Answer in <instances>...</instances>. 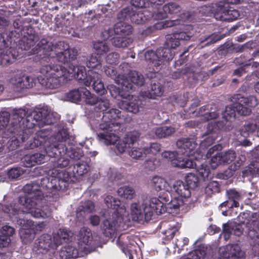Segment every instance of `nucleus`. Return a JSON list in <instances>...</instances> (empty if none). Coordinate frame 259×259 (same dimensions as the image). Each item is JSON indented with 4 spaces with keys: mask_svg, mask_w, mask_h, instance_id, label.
Listing matches in <instances>:
<instances>
[{
    "mask_svg": "<svg viewBox=\"0 0 259 259\" xmlns=\"http://www.w3.org/2000/svg\"><path fill=\"white\" fill-rule=\"evenodd\" d=\"M216 127L210 130L207 133L206 137L200 144V150L196 149L197 144L192 140L182 139L177 142V146L179 149L178 152L165 151L162 153V157L169 161L175 167L181 168H196L199 177L204 180L207 179L210 175L209 167L205 164L198 165L194 159H199L202 157L203 152L207 147L213 143L217 138L215 131Z\"/></svg>",
    "mask_w": 259,
    "mask_h": 259,
    "instance_id": "f257e3e1",
    "label": "nucleus"
},
{
    "mask_svg": "<svg viewBox=\"0 0 259 259\" xmlns=\"http://www.w3.org/2000/svg\"><path fill=\"white\" fill-rule=\"evenodd\" d=\"M40 73L45 76L41 78L38 77L40 83L46 88H56L60 84V78L64 77L67 79L75 78L78 80H83L86 86H89L93 83V88L97 93H104V87L101 80L99 74L92 70L87 73L85 68L82 66L71 65L68 70L59 65L43 66L40 69Z\"/></svg>",
    "mask_w": 259,
    "mask_h": 259,
    "instance_id": "f03ea898",
    "label": "nucleus"
},
{
    "mask_svg": "<svg viewBox=\"0 0 259 259\" xmlns=\"http://www.w3.org/2000/svg\"><path fill=\"white\" fill-rule=\"evenodd\" d=\"M118 87L114 85H110L109 90L112 97L115 98L118 97L122 98L118 103L120 108L127 111L137 113L139 111V101L136 97L128 94L133 87V84L141 86L143 84L144 79L143 76L136 71H131L127 77L119 75L115 79Z\"/></svg>",
    "mask_w": 259,
    "mask_h": 259,
    "instance_id": "7ed1b4c3",
    "label": "nucleus"
},
{
    "mask_svg": "<svg viewBox=\"0 0 259 259\" xmlns=\"http://www.w3.org/2000/svg\"><path fill=\"white\" fill-rule=\"evenodd\" d=\"M24 191L29 195L20 197L17 205L5 206L3 208L4 211L8 213L12 219H17L16 215L20 211L30 213L34 218H44L49 217L51 210L48 206H44L42 209L37 207L42 196L41 192L37 190V186L31 184L26 185L24 187Z\"/></svg>",
    "mask_w": 259,
    "mask_h": 259,
    "instance_id": "20e7f679",
    "label": "nucleus"
},
{
    "mask_svg": "<svg viewBox=\"0 0 259 259\" xmlns=\"http://www.w3.org/2000/svg\"><path fill=\"white\" fill-rule=\"evenodd\" d=\"M105 202L109 208L115 209L119 215L118 220L120 221L130 220L131 219L135 222L142 220L144 218L148 221L151 219L154 212L156 213V205L152 204L151 198L146 200L142 198L130 205V214L126 210L124 205H121L120 201L108 195L105 198Z\"/></svg>",
    "mask_w": 259,
    "mask_h": 259,
    "instance_id": "39448f33",
    "label": "nucleus"
},
{
    "mask_svg": "<svg viewBox=\"0 0 259 259\" xmlns=\"http://www.w3.org/2000/svg\"><path fill=\"white\" fill-rule=\"evenodd\" d=\"M49 135L48 130H44L37 132L33 140L30 141L29 148L33 149L39 146H44L46 152L49 156L56 157L58 155L57 152L58 151V142L65 140L68 135L66 130H63L54 137L48 138Z\"/></svg>",
    "mask_w": 259,
    "mask_h": 259,
    "instance_id": "423d86ee",
    "label": "nucleus"
},
{
    "mask_svg": "<svg viewBox=\"0 0 259 259\" xmlns=\"http://www.w3.org/2000/svg\"><path fill=\"white\" fill-rule=\"evenodd\" d=\"M53 113L49 111L47 107H44L40 111H34L30 115L26 116V111L23 109L16 110L14 114L15 123L22 124L23 127L31 128L35 125L41 124H50L54 121Z\"/></svg>",
    "mask_w": 259,
    "mask_h": 259,
    "instance_id": "0eeeda50",
    "label": "nucleus"
},
{
    "mask_svg": "<svg viewBox=\"0 0 259 259\" xmlns=\"http://www.w3.org/2000/svg\"><path fill=\"white\" fill-rule=\"evenodd\" d=\"M38 45L45 51L46 55L52 58L56 57L59 61L62 62L73 59L77 54L75 49H69L68 44L64 42H59L57 46H54L46 39H42Z\"/></svg>",
    "mask_w": 259,
    "mask_h": 259,
    "instance_id": "6e6552de",
    "label": "nucleus"
},
{
    "mask_svg": "<svg viewBox=\"0 0 259 259\" xmlns=\"http://www.w3.org/2000/svg\"><path fill=\"white\" fill-rule=\"evenodd\" d=\"M187 201L182 199L177 196L173 195L170 200L168 196L165 194L160 196L158 198H151V203L156 205V213L162 214L165 211L169 213H177L180 208Z\"/></svg>",
    "mask_w": 259,
    "mask_h": 259,
    "instance_id": "1a4fd4ad",
    "label": "nucleus"
},
{
    "mask_svg": "<svg viewBox=\"0 0 259 259\" xmlns=\"http://www.w3.org/2000/svg\"><path fill=\"white\" fill-rule=\"evenodd\" d=\"M67 98L72 102H77L83 99L87 104L90 105H94L96 101V97L84 88L72 90L67 94Z\"/></svg>",
    "mask_w": 259,
    "mask_h": 259,
    "instance_id": "9d476101",
    "label": "nucleus"
},
{
    "mask_svg": "<svg viewBox=\"0 0 259 259\" xmlns=\"http://www.w3.org/2000/svg\"><path fill=\"white\" fill-rule=\"evenodd\" d=\"M114 126H111L109 123H101L100 124V128L102 132L98 134V140L107 145H112L118 140V137L113 133Z\"/></svg>",
    "mask_w": 259,
    "mask_h": 259,
    "instance_id": "9b49d317",
    "label": "nucleus"
},
{
    "mask_svg": "<svg viewBox=\"0 0 259 259\" xmlns=\"http://www.w3.org/2000/svg\"><path fill=\"white\" fill-rule=\"evenodd\" d=\"M239 102L234 104L236 111L242 115H248L250 112V108L255 107L257 103L255 97L253 96L246 98L243 97L238 98Z\"/></svg>",
    "mask_w": 259,
    "mask_h": 259,
    "instance_id": "f8f14e48",
    "label": "nucleus"
},
{
    "mask_svg": "<svg viewBox=\"0 0 259 259\" xmlns=\"http://www.w3.org/2000/svg\"><path fill=\"white\" fill-rule=\"evenodd\" d=\"M17 222L21 227L20 235L23 241L25 243L32 241L34 238L32 232V228H34L33 223L30 220L24 219L18 220Z\"/></svg>",
    "mask_w": 259,
    "mask_h": 259,
    "instance_id": "ddd939ff",
    "label": "nucleus"
},
{
    "mask_svg": "<svg viewBox=\"0 0 259 259\" xmlns=\"http://www.w3.org/2000/svg\"><path fill=\"white\" fill-rule=\"evenodd\" d=\"M220 253L222 254L223 258L228 259H244V253L241 250L240 247L237 244L228 245L221 248Z\"/></svg>",
    "mask_w": 259,
    "mask_h": 259,
    "instance_id": "4468645a",
    "label": "nucleus"
},
{
    "mask_svg": "<svg viewBox=\"0 0 259 259\" xmlns=\"http://www.w3.org/2000/svg\"><path fill=\"white\" fill-rule=\"evenodd\" d=\"M54 246L51 244V239L49 235L41 236L35 243L33 249L37 253H45L48 251L54 252Z\"/></svg>",
    "mask_w": 259,
    "mask_h": 259,
    "instance_id": "2eb2a0df",
    "label": "nucleus"
},
{
    "mask_svg": "<svg viewBox=\"0 0 259 259\" xmlns=\"http://www.w3.org/2000/svg\"><path fill=\"white\" fill-rule=\"evenodd\" d=\"M139 137V133L137 132H132L126 134L123 139L117 144L116 148L118 152L122 153L131 148Z\"/></svg>",
    "mask_w": 259,
    "mask_h": 259,
    "instance_id": "dca6fc26",
    "label": "nucleus"
},
{
    "mask_svg": "<svg viewBox=\"0 0 259 259\" xmlns=\"http://www.w3.org/2000/svg\"><path fill=\"white\" fill-rule=\"evenodd\" d=\"M170 191L173 195L188 201L191 196V192L188 185L185 184L181 181H177L173 184L172 187H170Z\"/></svg>",
    "mask_w": 259,
    "mask_h": 259,
    "instance_id": "f3484780",
    "label": "nucleus"
},
{
    "mask_svg": "<svg viewBox=\"0 0 259 259\" xmlns=\"http://www.w3.org/2000/svg\"><path fill=\"white\" fill-rule=\"evenodd\" d=\"M79 250L83 251L93 241V237L91 230L87 227H82L77 235Z\"/></svg>",
    "mask_w": 259,
    "mask_h": 259,
    "instance_id": "a211bd4d",
    "label": "nucleus"
},
{
    "mask_svg": "<svg viewBox=\"0 0 259 259\" xmlns=\"http://www.w3.org/2000/svg\"><path fill=\"white\" fill-rule=\"evenodd\" d=\"M219 11L215 14V18L217 20L232 21L239 17L238 12L234 9L231 10L228 4L222 5V9H220Z\"/></svg>",
    "mask_w": 259,
    "mask_h": 259,
    "instance_id": "6ab92c4d",
    "label": "nucleus"
},
{
    "mask_svg": "<svg viewBox=\"0 0 259 259\" xmlns=\"http://www.w3.org/2000/svg\"><path fill=\"white\" fill-rule=\"evenodd\" d=\"M10 82L18 90L30 88L34 84L32 77L21 74H17L12 77Z\"/></svg>",
    "mask_w": 259,
    "mask_h": 259,
    "instance_id": "aec40b11",
    "label": "nucleus"
},
{
    "mask_svg": "<svg viewBox=\"0 0 259 259\" xmlns=\"http://www.w3.org/2000/svg\"><path fill=\"white\" fill-rule=\"evenodd\" d=\"M57 147L58 148V151L57 152L58 155L56 157H64L65 158L70 157L71 159L77 160L80 159L83 155L81 149L76 148L68 150V149L65 148L62 143L58 144Z\"/></svg>",
    "mask_w": 259,
    "mask_h": 259,
    "instance_id": "412c9836",
    "label": "nucleus"
},
{
    "mask_svg": "<svg viewBox=\"0 0 259 259\" xmlns=\"http://www.w3.org/2000/svg\"><path fill=\"white\" fill-rule=\"evenodd\" d=\"M79 255V251L72 246L64 247L54 256L56 259H74Z\"/></svg>",
    "mask_w": 259,
    "mask_h": 259,
    "instance_id": "4be33fe9",
    "label": "nucleus"
},
{
    "mask_svg": "<svg viewBox=\"0 0 259 259\" xmlns=\"http://www.w3.org/2000/svg\"><path fill=\"white\" fill-rule=\"evenodd\" d=\"M46 161V156L41 153L26 155L22 159L24 165L26 167H31L35 164H40Z\"/></svg>",
    "mask_w": 259,
    "mask_h": 259,
    "instance_id": "5701e85b",
    "label": "nucleus"
},
{
    "mask_svg": "<svg viewBox=\"0 0 259 259\" xmlns=\"http://www.w3.org/2000/svg\"><path fill=\"white\" fill-rule=\"evenodd\" d=\"M162 226L165 228L163 234L168 240L171 239L181 227L179 223L173 221L163 223Z\"/></svg>",
    "mask_w": 259,
    "mask_h": 259,
    "instance_id": "b1692460",
    "label": "nucleus"
},
{
    "mask_svg": "<svg viewBox=\"0 0 259 259\" xmlns=\"http://www.w3.org/2000/svg\"><path fill=\"white\" fill-rule=\"evenodd\" d=\"M259 130V120L257 119L251 120L247 121L240 130V135L247 137Z\"/></svg>",
    "mask_w": 259,
    "mask_h": 259,
    "instance_id": "393cba45",
    "label": "nucleus"
},
{
    "mask_svg": "<svg viewBox=\"0 0 259 259\" xmlns=\"http://www.w3.org/2000/svg\"><path fill=\"white\" fill-rule=\"evenodd\" d=\"M223 231L225 233V238L227 239L232 233L238 236L241 235L242 233V228L240 225L235 222H230L223 225Z\"/></svg>",
    "mask_w": 259,
    "mask_h": 259,
    "instance_id": "a878e982",
    "label": "nucleus"
},
{
    "mask_svg": "<svg viewBox=\"0 0 259 259\" xmlns=\"http://www.w3.org/2000/svg\"><path fill=\"white\" fill-rule=\"evenodd\" d=\"M150 185L152 187L157 191L164 190L169 191L170 186L163 178L155 176L151 180Z\"/></svg>",
    "mask_w": 259,
    "mask_h": 259,
    "instance_id": "bb28decb",
    "label": "nucleus"
},
{
    "mask_svg": "<svg viewBox=\"0 0 259 259\" xmlns=\"http://www.w3.org/2000/svg\"><path fill=\"white\" fill-rule=\"evenodd\" d=\"M113 31L117 34L128 35L132 32V26L126 22L120 21L115 25Z\"/></svg>",
    "mask_w": 259,
    "mask_h": 259,
    "instance_id": "cd10ccee",
    "label": "nucleus"
},
{
    "mask_svg": "<svg viewBox=\"0 0 259 259\" xmlns=\"http://www.w3.org/2000/svg\"><path fill=\"white\" fill-rule=\"evenodd\" d=\"M94 209V205L93 202L88 201L83 202L80 206L78 207L76 211V217L78 219H81L85 216V212L90 213Z\"/></svg>",
    "mask_w": 259,
    "mask_h": 259,
    "instance_id": "c85d7f7f",
    "label": "nucleus"
},
{
    "mask_svg": "<svg viewBox=\"0 0 259 259\" xmlns=\"http://www.w3.org/2000/svg\"><path fill=\"white\" fill-rule=\"evenodd\" d=\"M117 228V221L116 222L111 219H107L103 222L102 229L104 234L106 236H110L116 230Z\"/></svg>",
    "mask_w": 259,
    "mask_h": 259,
    "instance_id": "c756f323",
    "label": "nucleus"
},
{
    "mask_svg": "<svg viewBox=\"0 0 259 259\" xmlns=\"http://www.w3.org/2000/svg\"><path fill=\"white\" fill-rule=\"evenodd\" d=\"M128 155L135 159H140L148 154V148L133 147L128 152Z\"/></svg>",
    "mask_w": 259,
    "mask_h": 259,
    "instance_id": "7c9ffc66",
    "label": "nucleus"
},
{
    "mask_svg": "<svg viewBox=\"0 0 259 259\" xmlns=\"http://www.w3.org/2000/svg\"><path fill=\"white\" fill-rule=\"evenodd\" d=\"M120 112L116 109H111L108 111H107L104 113L103 115V118H108L109 119V121H107L105 123H109L111 126H115L116 125L117 126L118 124L117 122L114 123V120H116V119L120 118Z\"/></svg>",
    "mask_w": 259,
    "mask_h": 259,
    "instance_id": "2f4dec72",
    "label": "nucleus"
},
{
    "mask_svg": "<svg viewBox=\"0 0 259 259\" xmlns=\"http://www.w3.org/2000/svg\"><path fill=\"white\" fill-rule=\"evenodd\" d=\"M222 5L221 4H211L202 6L199 8V12L204 15H209L213 14L215 17L217 12H220L219 9H222Z\"/></svg>",
    "mask_w": 259,
    "mask_h": 259,
    "instance_id": "473e14b6",
    "label": "nucleus"
},
{
    "mask_svg": "<svg viewBox=\"0 0 259 259\" xmlns=\"http://www.w3.org/2000/svg\"><path fill=\"white\" fill-rule=\"evenodd\" d=\"M0 58L2 64L7 65L12 63L16 58L14 54L12 53V49H6L2 51L0 49Z\"/></svg>",
    "mask_w": 259,
    "mask_h": 259,
    "instance_id": "72a5a7b5",
    "label": "nucleus"
},
{
    "mask_svg": "<svg viewBox=\"0 0 259 259\" xmlns=\"http://www.w3.org/2000/svg\"><path fill=\"white\" fill-rule=\"evenodd\" d=\"M118 195L124 199H132L135 195L134 189L131 186H124L120 187L117 190Z\"/></svg>",
    "mask_w": 259,
    "mask_h": 259,
    "instance_id": "f704fd0d",
    "label": "nucleus"
},
{
    "mask_svg": "<svg viewBox=\"0 0 259 259\" xmlns=\"http://www.w3.org/2000/svg\"><path fill=\"white\" fill-rule=\"evenodd\" d=\"M72 235L73 233L70 231L66 229H59L54 236V239L56 240V244H59L63 240L66 241Z\"/></svg>",
    "mask_w": 259,
    "mask_h": 259,
    "instance_id": "c9c22d12",
    "label": "nucleus"
},
{
    "mask_svg": "<svg viewBox=\"0 0 259 259\" xmlns=\"http://www.w3.org/2000/svg\"><path fill=\"white\" fill-rule=\"evenodd\" d=\"M111 42L113 45L115 47L124 48L131 44L132 39L130 37L125 36L122 37L115 36L112 39Z\"/></svg>",
    "mask_w": 259,
    "mask_h": 259,
    "instance_id": "e433bc0d",
    "label": "nucleus"
},
{
    "mask_svg": "<svg viewBox=\"0 0 259 259\" xmlns=\"http://www.w3.org/2000/svg\"><path fill=\"white\" fill-rule=\"evenodd\" d=\"M156 136L158 138H165L172 135L175 132V129L171 126L158 127L155 129Z\"/></svg>",
    "mask_w": 259,
    "mask_h": 259,
    "instance_id": "4c0bfd02",
    "label": "nucleus"
},
{
    "mask_svg": "<svg viewBox=\"0 0 259 259\" xmlns=\"http://www.w3.org/2000/svg\"><path fill=\"white\" fill-rule=\"evenodd\" d=\"M157 53L160 57V62L162 59L165 61L171 60L175 55L174 52L166 48L158 49Z\"/></svg>",
    "mask_w": 259,
    "mask_h": 259,
    "instance_id": "58836bf2",
    "label": "nucleus"
},
{
    "mask_svg": "<svg viewBox=\"0 0 259 259\" xmlns=\"http://www.w3.org/2000/svg\"><path fill=\"white\" fill-rule=\"evenodd\" d=\"M235 108L234 104L233 106H227L222 113L223 118L230 122L234 121L235 118Z\"/></svg>",
    "mask_w": 259,
    "mask_h": 259,
    "instance_id": "ea45409f",
    "label": "nucleus"
},
{
    "mask_svg": "<svg viewBox=\"0 0 259 259\" xmlns=\"http://www.w3.org/2000/svg\"><path fill=\"white\" fill-rule=\"evenodd\" d=\"M163 92V89L159 82H154L151 84V91L149 93V97L154 98L155 97L161 96Z\"/></svg>",
    "mask_w": 259,
    "mask_h": 259,
    "instance_id": "a19ab883",
    "label": "nucleus"
},
{
    "mask_svg": "<svg viewBox=\"0 0 259 259\" xmlns=\"http://www.w3.org/2000/svg\"><path fill=\"white\" fill-rule=\"evenodd\" d=\"M94 48L97 55H103L109 51V47L105 41H97L94 44Z\"/></svg>",
    "mask_w": 259,
    "mask_h": 259,
    "instance_id": "79ce46f5",
    "label": "nucleus"
},
{
    "mask_svg": "<svg viewBox=\"0 0 259 259\" xmlns=\"http://www.w3.org/2000/svg\"><path fill=\"white\" fill-rule=\"evenodd\" d=\"M181 8L176 3H169L163 7V10L165 13L170 14H177L180 12Z\"/></svg>",
    "mask_w": 259,
    "mask_h": 259,
    "instance_id": "37998d69",
    "label": "nucleus"
},
{
    "mask_svg": "<svg viewBox=\"0 0 259 259\" xmlns=\"http://www.w3.org/2000/svg\"><path fill=\"white\" fill-rule=\"evenodd\" d=\"M227 194L228 195L229 200L233 202V204L231 207H238L239 206L238 201L241 198L239 193L234 190H230L227 191Z\"/></svg>",
    "mask_w": 259,
    "mask_h": 259,
    "instance_id": "c03bdc74",
    "label": "nucleus"
},
{
    "mask_svg": "<svg viewBox=\"0 0 259 259\" xmlns=\"http://www.w3.org/2000/svg\"><path fill=\"white\" fill-rule=\"evenodd\" d=\"M179 24H180V20L161 21L156 24L155 27L157 29H161Z\"/></svg>",
    "mask_w": 259,
    "mask_h": 259,
    "instance_id": "a18cd8bd",
    "label": "nucleus"
},
{
    "mask_svg": "<svg viewBox=\"0 0 259 259\" xmlns=\"http://www.w3.org/2000/svg\"><path fill=\"white\" fill-rule=\"evenodd\" d=\"M145 58L146 60L151 61L156 65L160 64V57H159L157 51L156 53H155L152 51H147L145 54Z\"/></svg>",
    "mask_w": 259,
    "mask_h": 259,
    "instance_id": "49530a36",
    "label": "nucleus"
},
{
    "mask_svg": "<svg viewBox=\"0 0 259 259\" xmlns=\"http://www.w3.org/2000/svg\"><path fill=\"white\" fill-rule=\"evenodd\" d=\"M224 164L221 153H217L212 156L210 164L213 169L215 168L219 165Z\"/></svg>",
    "mask_w": 259,
    "mask_h": 259,
    "instance_id": "de8ad7c7",
    "label": "nucleus"
},
{
    "mask_svg": "<svg viewBox=\"0 0 259 259\" xmlns=\"http://www.w3.org/2000/svg\"><path fill=\"white\" fill-rule=\"evenodd\" d=\"M74 170L78 175L82 176L88 171L89 166L87 162H79L74 166Z\"/></svg>",
    "mask_w": 259,
    "mask_h": 259,
    "instance_id": "09e8293b",
    "label": "nucleus"
},
{
    "mask_svg": "<svg viewBox=\"0 0 259 259\" xmlns=\"http://www.w3.org/2000/svg\"><path fill=\"white\" fill-rule=\"evenodd\" d=\"M224 163H230L236 157V153L233 150H228L224 153H221Z\"/></svg>",
    "mask_w": 259,
    "mask_h": 259,
    "instance_id": "8fccbe9b",
    "label": "nucleus"
},
{
    "mask_svg": "<svg viewBox=\"0 0 259 259\" xmlns=\"http://www.w3.org/2000/svg\"><path fill=\"white\" fill-rule=\"evenodd\" d=\"M179 44V40L174 38L173 34L167 36L165 42V48L170 50L171 49H175L178 47Z\"/></svg>",
    "mask_w": 259,
    "mask_h": 259,
    "instance_id": "3c124183",
    "label": "nucleus"
},
{
    "mask_svg": "<svg viewBox=\"0 0 259 259\" xmlns=\"http://www.w3.org/2000/svg\"><path fill=\"white\" fill-rule=\"evenodd\" d=\"M97 54L91 55L87 63V65L89 68H97L100 66L101 61L99 57H97Z\"/></svg>",
    "mask_w": 259,
    "mask_h": 259,
    "instance_id": "603ef678",
    "label": "nucleus"
},
{
    "mask_svg": "<svg viewBox=\"0 0 259 259\" xmlns=\"http://www.w3.org/2000/svg\"><path fill=\"white\" fill-rule=\"evenodd\" d=\"M147 18L146 17L145 15H144L143 13L139 12L137 14H134L131 17V20L136 24H140L144 22Z\"/></svg>",
    "mask_w": 259,
    "mask_h": 259,
    "instance_id": "864d4df0",
    "label": "nucleus"
},
{
    "mask_svg": "<svg viewBox=\"0 0 259 259\" xmlns=\"http://www.w3.org/2000/svg\"><path fill=\"white\" fill-rule=\"evenodd\" d=\"M38 39L37 36L34 35H29L28 37H24L22 38V41L24 43H26V46H24V49H29L31 46L34 44V42Z\"/></svg>",
    "mask_w": 259,
    "mask_h": 259,
    "instance_id": "5fc2aeb1",
    "label": "nucleus"
},
{
    "mask_svg": "<svg viewBox=\"0 0 259 259\" xmlns=\"http://www.w3.org/2000/svg\"><path fill=\"white\" fill-rule=\"evenodd\" d=\"M192 35V33L190 31H181L173 34L175 39L179 40H188Z\"/></svg>",
    "mask_w": 259,
    "mask_h": 259,
    "instance_id": "6e6d98bb",
    "label": "nucleus"
},
{
    "mask_svg": "<svg viewBox=\"0 0 259 259\" xmlns=\"http://www.w3.org/2000/svg\"><path fill=\"white\" fill-rule=\"evenodd\" d=\"M188 186L190 188H195L197 186L198 178L194 174H190L186 177Z\"/></svg>",
    "mask_w": 259,
    "mask_h": 259,
    "instance_id": "4d7b16f0",
    "label": "nucleus"
},
{
    "mask_svg": "<svg viewBox=\"0 0 259 259\" xmlns=\"http://www.w3.org/2000/svg\"><path fill=\"white\" fill-rule=\"evenodd\" d=\"M98 104V107L99 110L101 111L105 112V113L106 112V111L108 109L109 106V101L105 99L97 101V99L96 98V101L94 104Z\"/></svg>",
    "mask_w": 259,
    "mask_h": 259,
    "instance_id": "13d9d810",
    "label": "nucleus"
},
{
    "mask_svg": "<svg viewBox=\"0 0 259 259\" xmlns=\"http://www.w3.org/2000/svg\"><path fill=\"white\" fill-rule=\"evenodd\" d=\"M158 164V161L155 158H153L148 160H147L145 162L144 166L148 170H154L155 169Z\"/></svg>",
    "mask_w": 259,
    "mask_h": 259,
    "instance_id": "bf43d9fd",
    "label": "nucleus"
},
{
    "mask_svg": "<svg viewBox=\"0 0 259 259\" xmlns=\"http://www.w3.org/2000/svg\"><path fill=\"white\" fill-rule=\"evenodd\" d=\"M127 239H125L123 237H120L117 240V245L121 248L122 251L125 253L126 250H128L130 246L126 241Z\"/></svg>",
    "mask_w": 259,
    "mask_h": 259,
    "instance_id": "052dcab7",
    "label": "nucleus"
},
{
    "mask_svg": "<svg viewBox=\"0 0 259 259\" xmlns=\"http://www.w3.org/2000/svg\"><path fill=\"white\" fill-rule=\"evenodd\" d=\"M23 173V170L20 168H12L8 172V176L11 179H17Z\"/></svg>",
    "mask_w": 259,
    "mask_h": 259,
    "instance_id": "680f3d73",
    "label": "nucleus"
},
{
    "mask_svg": "<svg viewBox=\"0 0 259 259\" xmlns=\"http://www.w3.org/2000/svg\"><path fill=\"white\" fill-rule=\"evenodd\" d=\"M148 148V154H155L158 153L161 149L160 145L156 143H151L149 146L145 147Z\"/></svg>",
    "mask_w": 259,
    "mask_h": 259,
    "instance_id": "e2e57ef3",
    "label": "nucleus"
},
{
    "mask_svg": "<svg viewBox=\"0 0 259 259\" xmlns=\"http://www.w3.org/2000/svg\"><path fill=\"white\" fill-rule=\"evenodd\" d=\"M2 233L3 236L9 237L14 234V229L9 226L6 225L2 228Z\"/></svg>",
    "mask_w": 259,
    "mask_h": 259,
    "instance_id": "0e129e2a",
    "label": "nucleus"
},
{
    "mask_svg": "<svg viewBox=\"0 0 259 259\" xmlns=\"http://www.w3.org/2000/svg\"><path fill=\"white\" fill-rule=\"evenodd\" d=\"M189 239L187 238L184 237L180 239H177L175 243V246L178 249V252L180 250L182 249L183 247L188 243Z\"/></svg>",
    "mask_w": 259,
    "mask_h": 259,
    "instance_id": "69168bd1",
    "label": "nucleus"
},
{
    "mask_svg": "<svg viewBox=\"0 0 259 259\" xmlns=\"http://www.w3.org/2000/svg\"><path fill=\"white\" fill-rule=\"evenodd\" d=\"M119 56L116 53H111L109 54L106 58V61L110 64L116 63L118 61Z\"/></svg>",
    "mask_w": 259,
    "mask_h": 259,
    "instance_id": "338daca9",
    "label": "nucleus"
},
{
    "mask_svg": "<svg viewBox=\"0 0 259 259\" xmlns=\"http://www.w3.org/2000/svg\"><path fill=\"white\" fill-rule=\"evenodd\" d=\"M10 242V239L8 236H0V248L8 246Z\"/></svg>",
    "mask_w": 259,
    "mask_h": 259,
    "instance_id": "774afa93",
    "label": "nucleus"
}]
</instances>
